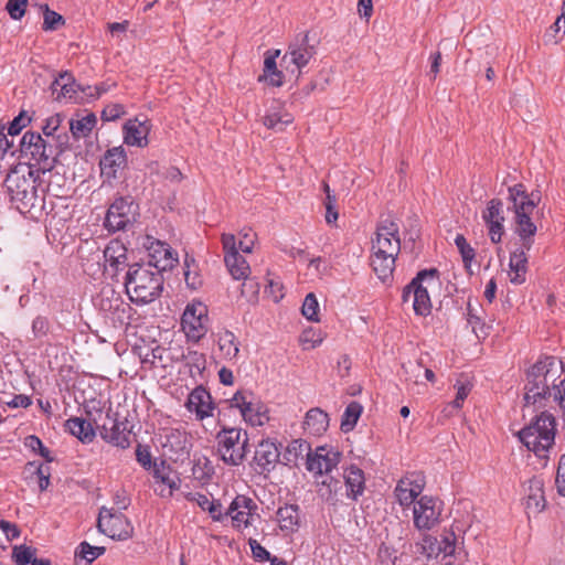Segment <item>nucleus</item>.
<instances>
[{"label":"nucleus","instance_id":"18","mask_svg":"<svg viewBox=\"0 0 565 565\" xmlns=\"http://www.w3.org/2000/svg\"><path fill=\"white\" fill-rule=\"evenodd\" d=\"M342 454L329 446L317 447L307 454L306 468L315 475H328L340 463Z\"/></svg>","mask_w":565,"mask_h":565},{"label":"nucleus","instance_id":"1","mask_svg":"<svg viewBox=\"0 0 565 565\" xmlns=\"http://www.w3.org/2000/svg\"><path fill=\"white\" fill-rule=\"evenodd\" d=\"M508 200L510 205L508 210L514 213V232L521 241V246L510 254V281L514 285L525 282L527 271L526 253L532 248L534 235L537 227L531 220V214L539 204L541 196L539 193H527L522 183L509 188Z\"/></svg>","mask_w":565,"mask_h":565},{"label":"nucleus","instance_id":"50","mask_svg":"<svg viewBox=\"0 0 565 565\" xmlns=\"http://www.w3.org/2000/svg\"><path fill=\"white\" fill-rule=\"evenodd\" d=\"M26 6L28 0H8L6 9L13 20H20L25 13Z\"/></svg>","mask_w":565,"mask_h":565},{"label":"nucleus","instance_id":"35","mask_svg":"<svg viewBox=\"0 0 565 565\" xmlns=\"http://www.w3.org/2000/svg\"><path fill=\"white\" fill-rule=\"evenodd\" d=\"M96 124V116L88 114L79 119H71L70 130L75 139L87 137Z\"/></svg>","mask_w":565,"mask_h":565},{"label":"nucleus","instance_id":"31","mask_svg":"<svg viewBox=\"0 0 565 565\" xmlns=\"http://www.w3.org/2000/svg\"><path fill=\"white\" fill-rule=\"evenodd\" d=\"M303 427L309 434L320 436L329 427V416L319 407L311 408L306 414Z\"/></svg>","mask_w":565,"mask_h":565},{"label":"nucleus","instance_id":"61","mask_svg":"<svg viewBox=\"0 0 565 565\" xmlns=\"http://www.w3.org/2000/svg\"><path fill=\"white\" fill-rule=\"evenodd\" d=\"M556 487L558 493L565 497V454L561 457L556 475Z\"/></svg>","mask_w":565,"mask_h":565},{"label":"nucleus","instance_id":"19","mask_svg":"<svg viewBox=\"0 0 565 565\" xmlns=\"http://www.w3.org/2000/svg\"><path fill=\"white\" fill-rule=\"evenodd\" d=\"M425 477L419 472H411L398 480L394 493L402 508L414 507L425 488Z\"/></svg>","mask_w":565,"mask_h":565},{"label":"nucleus","instance_id":"6","mask_svg":"<svg viewBox=\"0 0 565 565\" xmlns=\"http://www.w3.org/2000/svg\"><path fill=\"white\" fill-rule=\"evenodd\" d=\"M555 430L554 416L543 412L534 422L521 429L518 435L529 450L542 456L554 445Z\"/></svg>","mask_w":565,"mask_h":565},{"label":"nucleus","instance_id":"40","mask_svg":"<svg viewBox=\"0 0 565 565\" xmlns=\"http://www.w3.org/2000/svg\"><path fill=\"white\" fill-rule=\"evenodd\" d=\"M311 452L310 445L301 439L292 440L286 449L285 459L294 465H297L299 457H307V454Z\"/></svg>","mask_w":565,"mask_h":565},{"label":"nucleus","instance_id":"43","mask_svg":"<svg viewBox=\"0 0 565 565\" xmlns=\"http://www.w3.org/2000/svg\"><path fill=\"white\" fill-rule=\"evenodd\" d=\"M467 320H468V323L471 324L472 327V331L475 332V334L478 337V338H484L488 335V329L489 327H487L482 321H481V318L477 315V311L476 309L472 307V305L470 302H468V307H467Z\"/></svg>","mask_w":565,"mask_h":565},{"label":"nucleus","instance_id":"58","mask_svg":"<svg viewBox=\"0 0 565 565\" xmlns=\"http://www.w3.org/2000/svg\"><path fill=\"white\" fill-rule=\"evenodd\" d=\"M136 459L145 469H150L152 466L151 454L148 447L141 445L137 446Z\"/></svg>","mask_w":565,"mask_h":565},{"label":"nucleus","instance_id":"21","mask_svg":"<svg viewBox=\"0 0 565 565\" xmlns=\"http://www.w3.org/2000/svg\"><path fill=\"white\" fill-rule=\"evenodd\" d=\"M257 505L250 498L245 495H237L230 504L226 515L232 518L233 525L236 527H247L250 522L252 511L256 510Z\"/></svg>","mask_w":565,"mask_h":565},{"label":"nucleus","instance_id":"11","mask_svg":"<svg viewBox=\"0 0 565 565\" xmlns=\"http://www.w3.org/2000/svg\"><path fill=\"white\" fill-rule=\"evenodd\" d=\"M315 54L316 49L315 45L309 43V34L301 33L289 44L281 62L287 72L299 77L301 68L309 63Z\"/></svg>","mask_w":565,"mask_h":565},{"label":"nucleus","instance_id":"37","mask_svg":"<svg viewBox=\"0 0 565 565\" xmlns=\"http://www.w3.org/2000/svg\"><path fill=\"white\" fill-rule=\"evenodd\" d=\"M294 117L290 114L279 111L269 113L263 119V124L268 129H274L276 131H282L285 127L290 125Z\"/></svg>","mask_w":565,"mask_h":565},{"label":"nucleus","instance_id":"49","mask_svg":"<svg viewBox=\"0 0 565 565\" xmlns=\"http://www.w3.org/2000/svg\"><path fill=\"white\" fill-rule=\"evenodd\" d=\"M78 555L86 559L88 563L94 562L98 556L103 555L106 551L104 546H92L87 542H82L78 546Z\"/></svg>","mask_w":565,"mask_h":565},{"label":"nucleus","instance_id":"29","mask_svg":"<svg viewBox=\"0 0 565 565\" xmlns=\"http://www.w3.org/2000/svg\"><path fill=\"white\" fill-rule=\"evenodd\" d=\"M543 487L544 483L539 478H532L527 481V486L525 488L527 510L540 512L544 509L545 498Z\"/></svg>","mask_w":565,"mask_h":565},{"label":"nucleus","instance_id":"3","mask_svg":"<svg viewBox=\"0 0 565 565\" xmlns=\"http://www.w3.org/2000/svg\"><path fill=\"white\" fill-rule=\"evenodd\" d=\"M41 175L42 173L34 171L32 166L28 167L26 172L14 169L7 175L4 185L20 212L25 213L32 209L42 207L44 190L41 194L38 191V185L43 182Z\"/></svg>","mask_w":565,"mask_h":565},{"label":"nucleus","instance_id":"4","mask_svg":"<svg viewBox=\"0 0 565 565\" xmlns=\"http://www.w3.org/2000/svg\"><path fill=\"white\" fill-rule=\"evenodd\" d=\"M124 285L127 296L134 303L146 305L160 297L163 277L149 265L136 263L128 266Z\"/></svg>","mask_w":565,"mask_h":565},{"label":"nucleus","instance_id":"63","mask_svg":"<svg viewBox=\"0 0 565 565\" xmlns=\"http://www.w3.org/2000/svg\"><path fill=\"white\" fill-rule=\"evenodd\" d=\"M471 391L470 384H460L457 386V394L455 399L452 401V406L456 408H460L462 406L463 401L467 398Z\"/></svg>","mask_w":565,"mask_h":565},{"label":"nucleus","instance_id":"13","mask_svg":"<svg viewBox=\"0 0 565 565\" xmlns=\"http://www.w3.org/2000/svg\"><path fill=\"white\" fill-rule=\"evenodd\" d=\"M97 527L99 532L113 540L125 541L132 536L134 526L120 512L103 507L98 514Z\"/></svg>","mask_w":565,"mask_h":565},{"label":"nucleus","instance_id":"15","mask_svg":"<svg viewBox=\"0 0 565 565\" xmlns=\"http://www.w3.org/2000/svg\"><path fill=\"white\" fill-rule=\"evenodd\" d=\"M441 502L430 495H422L413 507V523L418 531H429L440 522Z\"/></svg>","mask_w":565,"mask_h":565},{"label":"nucleus","instance_id":"42","mask_svg":"<svg viewBox=\"0 0 565 565\" xmlns=\"http://www.w3.org/2000/svg\"><path fill=\"white\" fill-rule=\"evenodd\" d=\"M484 222L504 221L503 203L499 199H492L488 202L487 209L482 212Z\"/></svg>","mask_w":565,"mask_h":565},{"label":"nucleus","instance_id":"53","mask_svg":"<svg viewBox=\"0 0 565 565\" xmlns=\"http://www.w3.org/2000/svg\"><path fill=\"white\" fill-rule=\"evenodd\" d=\"M62 121H63V116L61 114H55V115L49 117L45 120L44 126L42 127L43 134L46 137H54V134L60 128Z\"/></svg>","mask_w":565,"mask_h":565},{"label":"nucleus","instance_id":"5","mask_svg":"<svg viewBox=\"0 0 565 565\" xmlns=\"http://www.w3.org/2000/svg\"><path fill=\"white\" fill-rule=\"evenodd\" d=\"M559 370L554 356L539 360L527 372L525 385V405H535L547 397L554 398V386L558 384Z\"/></svg>","mask_w":565,"mask_h":565},{"label":"nucleus","instance_id":"20","mask_svg":"<svg viewBox=\"0 0 565 565\" xmlns=\"http://www.w3.org/2000/svg\"><path fill=\"white\" fill-rule=\"evenodd\" d=\"M150 266L154 271H162L172 269L178 264V255L171 246L162 241H151L147 247Z\"/></svg>","mask_w":565,"mask_h":565},{"label":"nucleus","instance_id":"59","mask_svg":"<svg viewBox=\"0 0 565 565\" xmlns=\"http://www.w3.org/2000/svg\"><path fill=\"white\" fill-rule=\"evenodd\" d=\"M25 445L32 448L33 450L38 449V451H40V455L43 458H45L47 461H52V458L50 457V450L43 446L41 439L38 438L36 436H29L26 438Z\"/></svg>","mask_w":565,"mask_h":565},{"label":"nucleus","instance_id":"62","mask_svg":"<svg viewBox=\"0 0 565 565\" xmlns=\"http://www.w3.org/2000/svg\"><path fill=\"white\" fill-rule=\"evenodd\" d=\"M249 545L255 559L260 562L269 559V552L265 547H263L256 540H250Z\"/></svg>","mask_w":565,"mask_h":565},{"label":"nucleus","instance_id":"27","mask_svg":"<svg viewBox=\"0 0 565 565\" xmlns=\"http://www.w3.org/2000/svg\"><path fill=\"white\" fill-rule=\"evenodd\" d=\"M104 258L115 276L127 266V248L119 241H111L104 249Z\"/></svg>","mask_w":565,"mask_h":565},{"label":"nucleus","instance_id":"30","mask_svg":"<svg viewBox=\"0 0 565 565\" xmlns=\"http://www.w3.org/2000/svg\"><path fill=\"white\" fill-rule=\"evenodd\" d=\"M78 88L79 85L76 83L74 76L66 71L60 73L51 84L52 94L55 95V99L57 100L62 97L72 98Z\"/></svg>","mask_w":565,"mask_h":565},{"label":"nucleus","instance_id":"12","mask_svg":"<svg viewBox=\"0 0 565 565\" xmlns=\"http://www.w3.org/2000/svg\"><path fill=\"white\" fill-rule=\"evenodd\" d=\"M207 307L201 301L188 303L181 317V328L188 340L199 342L207 332Z\"/></svg>","mask_w":565,"mask_h":565},{"label":"nucleus","instance_id":"10","mask_svg":"<svg viewBox=\"0 0 565 565\" xmlns=\"http://www.w3.org/2000/svg\"><path fill=\"white\" fill-rule=\"evenodd\" d=\"M95 305L111 321L115 328H122L129 324L132 308L113 287L106 286L102 288L95 299Z\"/></svg>","mask_w":565,"mask_h":565},{"label":"nucleus","instance_id":"2","mask_svg":"<svg viewBox=\"0 0 565 565\" xmlns=\"http://www.w3.org/2000/svg\"><path fill=\"white\" fill-rule=\"evenodd\" d=\"M401 249L398 224L392 218L382 220L376 227L371 248V266L381 281L386 282L393 277Z\"/></svg>","mask_w":565,"mask_h":565},{"label":"nucleus","instance_id":"44","mask_svg":"<svg viewBox=\"0 0 565 565\" xmlns=\"http://www.w3.org/2000/svg\"><path fill=\"white\" fill-rule=\"evenodd\" d=\"M302 315L310 321H319V303L315 294L310 292L306 296L302 307Z\"/></svg>","mask_w":565,"mask_h":565},{"label":"nucleus","instance_id":"28","mask_svg":"<svg viewBox=\"0 0 565 565\" xmlns=\"http://www.w3.org/2000/svg\"><path fill=\"white\" fill-rule=\"evenodd\" d=\"M344 481L349 498L356 500L359 495H362L365 489V478L362 469L354 465L347 468L344 471Z\"/></svg>","mask_w":565,"mask_h":565},{"label":"nucleus","instance_id":"7","mask_svg":"<svg viewBox=\"0 0 565 565\" xmlns=\"http://www.w3.org/2000/svg\"><path fill=\"white\" fill-rule=\"evenodd\" d=\"M216 452L228 466H239L248 451V435L237 427H223L215 436Z\"/></svg>","mask_w":565,"mask_h":565},{"label":"nucleus","instance_id":"36","mask_svg":"<svg viewBox=\"0 0 565 565\" xmlns=\"http://www.w3.org/2000/svg\"><path fill=\"white\" fill-rule=\"evenodd\" d=\"M213 473L214 467L207 457L202 456L195 458L192 467V475L194 479L206 482L212 478Z\"/></svg>","mask_w":565,"mask_h":565},{"label":"nucleus","instance_id":"23","mask_svg":"<svg viewBox=\"0 0 565 565\" xmlns=\"http://www.w3.org/2000/svg\"><path fill=\"white\" fill-rule=\"evenodd\" d=\"M86 414L87 418L72 417L65 423L67 430L84 444L92 443L96 435V426L93 422L95 416L88 411Z\"/></svg>","mask_w":565,"mask_h":565},{"label":"nucleus","instance_id":"39","mask_svg":"<svg viewBox=\"0 0 565 565\" xmlns=\"http://www.w3.org/2000/svg\"><path fill=\"white\" fill-rule=\"evenodd\" d=\"M441 551V544L437 542V540L428 534L423 536L422 542H417L415 544V554L424 555L427 558L433 556H437Z\"/></svg>","mask_w":565,"mask_h":565},{"label":"nucleus","instance_id":"46","mask_svg":"<svg viewBox=\"0 0 565 565\" xmlns=\"http://www.w3.org/2000/svg\"><path fill=\"white\" fill-rule=\"evenodd\" d=\"M35 550L26 545H15L12 550V559L17 565L32 563Z\"/></svg>","mask_w":565,"mask_h":565},{"label":"nucleus","instance_id":"17","mask_svg":"<svg viewBox=\"0 0 565 565\" xmlns=\"http://www.w3.org/2000/svg\"><path fill=\"white\" fill-rule=\"evenodd\" d=\"M135 213L134 200L130 196H120L109 206L105 217V227L110 232L125 230L132 222Z\"/></svg>","mask_w":565,"mask_h":565},{"label":"nucleus","instance_id":"16","mask_svg":"<svg viewBox=\"0 0 565 565\" xmlns=\"http://www.w3.org/2000/svg\"><path fill=\"white\" fill-rule=\"evenodd\" d=\"M163 455L170 460L178 462L189 458L192 441L191 435L183 429L168 428L161 436Z\"/></svg>","mask_w":565,"mask_h":565},{"label":"nucleus","instance_id":"8","mask_svg":"<svg viewBox=\"0 0 565 565\" xmlns=\"http://www.w3.org/2000/svg\"><path fill=\"white\" fill-rule=\"evenodd\" d=\"M438 274L436 268L420 270L412 281L404 287L402 300L403 302L412 300L414 312L417 316L426 317L431 312L428 288L437 282Z\"/></svg>","mask_w":565,"mask_h":565},{"label":"nucleus","instance_id":"25","mask_svg":"<svg viewBox=\"0 0 565 565\" xmlns=\"http://www.w3.org/2000/svg\"><path fill=\"white\" fill-rule=\"evenodd\" d=\"M279 455V450L274 443L263 440L256 448L254 460L262 472H269L278 461Z\"/></svg>","mask_w":565,"mask_h":565},{"label":"nucleus","instance_id":"38","mask_svg":"<svg viewBox=\"0 0 565 565\" xmlns=\"http://www.w3.org/2000/svg\"><path fill=\"white\" fill-rule=\"evenodd\" d=\"M362 406L358 402H351L342 416L341 430L344 433L351 431L356 425L358 419L362 413Z\"/></svg>","mask_w":565,"mask_h":565},{"label":"nucleus","instance_id":"55","mask_svg":"<svg viewBox=\"0 0 565 565\" xmlns=\"http://www.w3.org/2000/svg\"><path fill=\"white\" fill-rule=\"evenodd\" d=\"M253 394L247 391H237L231 399V407H237L241 412L250 402Z\"/></svg>","mask_w":565,"mask_h":565},{"label":"nucleus","instance_id":"54","mask_svg":"<svg viewBox=\"0 0 565 565\" xmlns=\"http://www.w3.org/2000/svg\"><path fill=\"white\" fill-rule=\"evenodd\" d=\"M125 114L124 106L120 104L107 105L102 111V118L105 121H113L120 118Z\"/></svg>","mask_w":565,"mask_h":565},{"label":"nucleus","instance_id":"51","mask_svg":"<svg viewBox=\"0 0 565 565\" xmlns=\"http://www.w3.org/2000/svg\"><path fill=\"white\" fill-rule=\"evenodd\" d=\"M31 121V118L25 111H21L9 125L8 135L17 136L21 130L26 127Z\"/></svg>","mask_w":565,"mask_h":565},{"label":"nucleus","instance_id":"24","mask_svg":"<svg viewBox=\"0 0 565 565\" xmlns=\"http://www.w3.org/2000/svg\"><path fill=\"white\" fill-rule=\"evenodd\" d=\"M126 163L127 156L125 149L119 146L108 149L100 159L99 166L102 173L110 179L116 178L118 170L122 169Z\"/></svg>","mask_w":565,"mask_h":565},{"label":"nucleus","instance_id":"33","mask_svg":"<svg viewBox=\"0 0 565 565\" xmlns=\"http://www.w3.org/2000/svg\"><path fill=\"white\" fill-rule=\"evenodd\" d=\"M241 414L253 426H263L269 420L266 407L260 403H255L254 396Z\"/></svg>","mask_w":565,"mask_h":565},{"label":"nucleus","instance_id":"32","mask_svg":"<svg viewBox=\"0 0 565 565\" xmlns=\"http://www.w3.org/2000/svg\"><path fill=\"white\" fill-rule=\"evenodd\" d=\"M225 265L234 279H247L250 273L249 265L239 253L224 255Z\"/></svg>","mask_w":565,"mask_h":565},{"label":"nucleus","instance_id":"52","mask_svg":"<svg viewBox=\"0 0 565 565\" xmlns=\"http://www.w3.org/2000/svg\"><path fill=\"white\" fill-rule=\"evenodd\" d=\"M489 230V236L492 243L498 244L502 239V235L504 233V221H490L484 222Z\"/></svg>","mask_w":565,"mask_h":565},{"label":"nucleus","instance_id":"22","mask_svg":"<svg viewBox=\"0 0 565 565\" xmlns=\"http://www.w3.org/2000/svg\"><path fill=\"white\" fill-rule=\"evenodd\" d=\"M185 407L189 412L195 413L196 418L200 420L212 416L214 408L212 397L203 386L195 387L189 394Z\"/></svg>","mask_w":565,"mask_h":565},{"label":"nucleus","instance_id":"9","mask_svg":"<svg viewBox=\"0 0 565 565\" xmlns=\"http://www.w3.org/2000/svg\"><path fill=\"white\" fill-rule=\"evenodd\" d=\"M21 152L25 157H30L35 161L36 167L34 171L45 175L53 169L56 158L62 153L61 150H56L54 146L47 143L40 134L33 131H26L21 139Z\"/></svg>","mask_w":565,"mask_h":565},{"label":"nucleus","instance_id":"34","mask_svg":"<svg viewBox=\"0 0 565 565\" xmlns=\"http://www.w3.org/2000/svg\"><path fill=\"white\" fill-rule=\"evenodd\" d=\"M276 515L281 530L292 531L299 524V507L297 504L280 507Z\"/></svg>","mask_w":565,"mask_h":565},{"label":"nucleus","instance_id":"47","mask_svg":"<svg viewBox=\"0 0 565 565\" xmlns=\"http://www.w3.org/2000/svg\"><path fill=\"white\" fill-rule=\"evenodd\" d=\"M455 244L462 257V262L465 263L466 267H468L476 256L475 249L470 246L462 234H457L455 237Z\"/></svg>","mask_w":565,"mask_h":565},{"label":"nucleus","instance_id":"45","mask_svg":"<svg viewBox=\"0 0 565 565\" xmlns=\"http://www.w3.org/2000/svg\"><path fill=\"white\" fill-rule=\"evenodd\" d=\"M182 359L184 360L186 366L190 367L191 373L194 371L196 373H201L205 369V356L202 353L196 351L188 350L186 353L182 354Z\"/></svg>","mask_w":565,"mask_h":565},{"label":"nucleus","instance_id":"41","mask_svg":"<svg viewBox=\"0 0 565 565\" xmlns=\"http://www.w3.org/2000/svg\"><path fill=\"white\" fill-rule=\"evenodd\" d=\"M218 347L224 356L228 359L236 358L239 352L236 337L231 331H225L218 337Z\"/></svg>","mask_w":565,"mask_h":565},{"label":"nucleus","instance_id":"64","mask_svg":"<svg viewBox=\"0 0 565 565\" xmlns=\"http://www.w3.org/2000/svg\"><path fill=\"white\" fill-rule=\"evenodd\" d=\"M557 367L559 370L558 384L554 386V402L557 403L558 395H562L563 388H565V361H557Z\"/></svg>","mask_w":565,"mask_h":565},{"label":"nucleus","instance_id":"57","mask_svg":"<svg viewBox=\"0 0 565 565\" xmlns=\"http://www.w3.org/2000/svg\"><path fill=\"white\" fill-rule=\"evenodd\" d=\"M190 262L194 263V259L193 258L189 259V257L186 256L185 260H184V266H185L184 279L189 287H191L192 289H196L201 285V280L198 277L196 273L191 271Z\"/></svg>","mask_w":565,"mask_h":565},{"label":"nucleus","instance_id":"26","mask_svg":"<svg viewBox=\"0 0 565 565\" xmlns=\"http://www.w3.org/2000/svg\"><path fill=\"white\" fill-rule=\"evenodd\" d=\"M149 126L147 121H139L138 119L128 120L124 126V140L128 146L145 147L148 145Z\"/></svg>","mask_w":565,"mask_h":565},{"label":"nucleus","instance_id":"60","mask_svg":"<svg viewBox=\"0 0 565 565\" xmlns=\"http://www.w3.org/2000/svg\"><path fill=\"white\" fill-rule=\"evenodd\" d=\"M153 476L156 479L160 480L162 483L169 486L170 489L178 488L177 482L164 473V463L163 462L161 463V466H158L154 463Z\"/></svg>","mask_w":565,"mask_h":565},{"label":"nucleus","instance_id":"48","mask_svg":"<svg viewBox=\"0 0 565 565\" xmlns=\"http://www.w3.org/2000/svg\"><path fill=\"white\" fill-rule=\"evenodd\" d=\"M42 8H44V30H56L60 25L64 24V18L60 13L50 10L47 4H44Z\"/></svg>","mask_w":565,"mask_h":565},{"label":"nucleus","instance_id":"56","mask_svg":"<svg viewBox=\"0 0 565 565\" xmlns=\"http://www.w3.org/2000/svg\"><path fill=\"white\" fill-rule=\"evenodd\" d=\"M49 331V321L44 317H36L32 322V332L34 338H43Z\"/></svg>","mask_w":565,"mask_h":565},{"label":"nucleus","instance_id":"14","mask_svg":"<svg viewBox=\"0 0 565 565\" xmlns=\"http://www.w3.org/2000/svg\"><path fill=\"white\" fill-rule=\"evenodd\" d=\"M103 417V412H98V417H94L93 422L96 429L99 430L100 437L108 444H111L121 449L130 447V430L127 428L125 422H119L110 412L105 414V422L99 424Z\"/></svg>","mask_w":565,"mask_h":565}]
</instances>
